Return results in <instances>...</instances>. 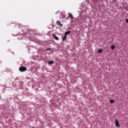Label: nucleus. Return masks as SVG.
I'll return each mask as SVG.
<instances>
[{
    "label": "nucleus",
    "instance_id": "obj_1",
    "mask_svg": "<svg viewBox=\"0 0 128 128\" xmlns=\"http://www.w3.org/2000/svg\"><path fill=\"white\" fill-rule=\"evenodd\" d=\"M18 27L20 28L22 32H24V30H28V32H26V34H21L20 36V38H18V40H24V38L22 37V36H26L28 38H30V36H28V34H30V29L28 28V26H24L22 25L19 24Z\"/></svg>",
    "mask_w": 128,
    "mask_h": 128
},
{
    "label": "nucleus",
    "instance_id": "obj_2",
    "mask_svg": "<svg viewBox=\"0 0 128 128\" xmlns=\"http://www.w3.org/2000/svg\"><path fill=\"white\" fill-rule=\"evenodd\" d=\"M15 82H18V84H16V86L18 88V86H24V82L22 81L20 78V77H16L14 78Z\"/></svg>",
    "mask_w": 128,
    "mask_h": 128
},
{
    "label": "nucleus",
    "instance_id": "obj_3",
    "mask_svg": "<svg viewBox=\"0 0 128 128\" xmlns=\"http://www.w3.org/2000/svg\"><path fill=\"white\" fill-rule=\"evenodd\" d=\"M19 70H20V72H26V67L22 66L20 67Z\"/></svg>",
    "mask_w": 128,
    "mask_h": 128
},
{
    "label": "nucleus",
    "instance_id": "obj_4",
    "mask_svg": "<svg viewBox=\"0 0 128 128\" xmlns=\"http://www.w3.org/2000/svg\"><path fill=\"white\" fill-rule=\"evenodd\" d=\"M115 124L116 126H117V128H120V122H118V121L116 119L115 120Z\"/></svg>",
    "mask_w": 128,
    "mask_h": 128
},
{
    "label": "nucleus",
    "instance_id": "obj_5",
    "mask_svg": "<svg viewBox=\"0 0 128 128\" xmlns=\"http://www.w3.org/2000/svg\"><path fill=\"white\" fill-rule=\"evenodd\" d=\"M52 36L54 38V40H59L58 37L54 34H52Z\"/></svg>",
    "mask_w": 128,
    "mask_h": 128
},
{
    "label": "nucleus",
    "instance_id": "obj_6",
    "mask_svg": "<svg viewBox=\"0 0 128 128\" xmlns=\"http://www.w3.org/2000/svg\"><path fill=\"white\" fill-rule=\"evenodd\" d=\"M72 34V31H67L64 32V35L66 36L68 34Z\"/></svg>",
    "mask_w": 128,
    "mask_h": 128
},
{
    "label": "nucleus",
    "instance_id": "obj_7",
    "mask_svg": "<svg viewBox=\"0 0 128 128\" xmlns=\"http://www.w3.org/2000/svg\"><path fill=\"white\" fill-rule=\"evenodd\" d=\"M66 40V36L64 34V36L62 38V42H64Z\"/></svg>",
    "mask_w": 128,
    "mask_h": 128
},
{
    "label": "nucleus",
    "instance_id": "obj_8",
    "mask_svg": "<svg viewBox=\"0 0 128 128\" xmlns=\"http://www.w3.org/2000/svg\"><path fill=\"white\" fill-rule=\"evenodd\" d=\"M68 18H70L71 20H72L74 18V16H72V15L71 14V13H68Z\"/></svg>",
    "mask_w": 128,
    "mask_h": 128
},
{
    "label": "nucleus",
    "instance_id": "obj_9",
    "mask_svg": "<svg viewBox=\"0 0 128 128\" xmlns=\"http://www.w3.org/2000/svg\"><path fill=\"white\" fill-rule=\"evenodd\" d=\"M48 64H54V61H49L48 62Z\"/></svg>",
    "mask_w": 128,
    "mask_h": 128
},
{
    "label": "nucleus",
    "instance_id": "obj_10",
    "mask_svg": "<svg viewBox=\"0 0 128 128\" xmlns=\"http://www.w3.org/2000/svg\"><path fill=\"white\" fill-rule=\"evenodd\" d=\"M102 48H100L98 50V54H102Z\"/></svg>",
    "mask_w": 128,
    "mask_h": 128
},
{
    "label": "nucleus",
    "instance_id": "obj_11",
    "mask_svg": "<svg viewBox=\"0 0 128 128\" xmlns=\"http://www.w3.org/2000/svg\"><path fill=\"white\" fill-rule=\"evenodd\" d=\"M110 48L112 50H114L116 48V46H114V45H112Z\"/></svg>",
    "mask_w": 128,
    "mask_h": 128
},
{
    "label": "nucleus",
    "instance_id": "obj_12",
    "mask_svg": "<svg viewBox=\"0 0 128 128\" xmlns=\"http://www.w3.org/2000/svg\"><path fill=\"white\" fill-rule=\"evenodd\" d=\"M109 102H110V104H114V100H109Z\"/></svg>",
    "mask_w": 128,
    "mask_h": 128
},
{
    "label": "nucleus",
    "instance_id": "obj_13",
    "mask_svg": "<svg viewBox=\"0 0 128 128\" xmlns=\"http://www.w3.org/2000/svg\"><path fill=\"white\" fill-rule=\"evenodd\" d=\"M58 26H60V27L62 28V24L61 23H60V22H58Z\"/></svg>",
    "mask_w": 128,
    "mask_h": 128
},
{
    "label": "nucleus",
    "instance_id": "obj_14",
    "mask_svg": "<svg viewBox=\"0 0 128 128\" xmlns=\"http://www.w3.org/2000/svg\"><path fill=\"white\" fill-rule=\"evenodd\" d=\"M50 50V48H48L46 49V50L47 52H48V50Z\"/></svg>",
    "mask_w": 128,
    "mask_h": 128
},
{
    "label": "nucleus",
    "instance_id": "obj_15",
    "mask_svg": "<svg viewBox=\"0 0 128 128\" xmlns=\"http://www.w3.org/2000/svg\"><path fill=\"white\" fill-rule=\"evenodd\" d=\"M126 22L127 24H128V18L126 19Z\"/></svg>",
    "mask_w": 128,
    "mask_h": 128
},
{
    "label": "nucleus",
    "instance_id": "obj_16",
    "mask_svg": "<svg viewBox=\"0 0 128 128\" xmlns=\"http://www.w3.org/2000/svg\"><path fill=\"white\" fill-rule=\"evenodd\" d=\"M12 26H14V28H16V24H13Z\"/></svg>",
    "mask_w": 128,
    "mask_h": 128
},
{
    "label": "nucleus",
    "instance_id": "obj_17",
    "mask_svg": "<svg viewBox=\"0 0 128 128\" xmlns=\"http://www.w3.org/2000/svg\"><path fill=\"white\" fill-rule=\"evenodd\" d=\"M58 12H60V11H59V10H58L56 12V13H55V14H58Z\"/></svg>",
    "mask_w": 128,
    "mask_h": 128
},
{
    "label": "nucleus",
    "instance_id": "obj_18",
    "mask_svg": "<svg viewBox=\"0 0 128 128\" xmlns=\"http://www.w3.org/2000/svg\"><path fill=\"white\" fill-rule=\"evenodd\" d=\"M58 22H58V21L57 20V21H56V24H58Z\"/></svg>",
    "mask_w": 128,
    "mask_h": 128
},
{
    "label": "nucleus",
    "instance_id": "obj_19",
    "mask_svg": "<svg viewBox=\"0 0 128 128\" xmlns=\"http://www.w3.org/2000/svg\"><path fill=\"white\" fill-rule=\"evenodd\" d=\"M28 78H27V80H28Z\"/></svg>",
    "mask_w": 128,
    "mask_h": 128
},
{
    "label": "nucleus",
    "instance_id": "obj_20",
    "mask_svg": "<svg viewBox=\"0 0 128 128\" xmlns=\"http://www.w3.org/2000/svg\"><path fill=\"white\" fill-rule=\"evenodd\" d=\"M12 54H14V52H12Z\"/></svg>",
    "mask_w": 128,
    "mask_h": 128
},
{
    "label": "nucleus",
    "instance_id": "obj_21",
    "mask_svg": "<svg viewBox=\"0 0 128 128\" xmlns=\"http://www.w3.org/2000/svg\"><path fill=\"white\" fill-rule=\"evenodd\" d=\"M116 0H114V2H116Z\"/></svg>",
    "mask_w": 128,
    "mask_h": 128
},
{
    "label": "nucleus",
    "instance_id": "obj_22",
    "mask_svg": "<svg viewBox=\"0 0 128 128\" xmlns=\"http://www.w3.org/2000/svg\"><path fill=\"white\" fill-rule=\"evenodd\" d=\"M127 124H128V123H127Z\"/></svg>",
    "mask_w": 128,
    "mask_h": 128
}]
</instances>
